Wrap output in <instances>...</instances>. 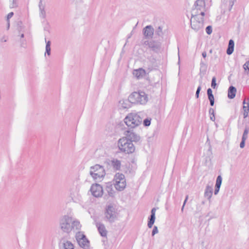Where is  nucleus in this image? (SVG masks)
<instances>
[{
    "mask_svg": "<svg viewBox=\"0 0 249 249\" xmlns=\"http://www.w3.org/2000/svg\"><path fill=\"white\" fill-rule=\"evenodd\" d=\"M60 226L61 230L66 233H69L72 230H78L81 227L78 220L67 215H64L61 217Z\"/></svg>",
    "mask_w": 249,
    "mask_h": 249,
    "instance_id": "nucleus-1",
    "label": "nucleus"
},
{
    "mask_svg": "<svg viewBox=\"0 0 249 249\" xmlns=\"http://www.w3.org/2000/svg\"><path fill=\"white\" fill-rule=\"evenodd\" d=\"M117 145L119 149L125 154H132L135 150V147L133 143L126 137L120 138L118 141Z\"/></svg>",
    "mask_w": 249,
    "mask_h": 249,
    "instance_id": "nucleus-2",
    "label": "nucleus"
},
{
    "mask_svg": "<svg viewBox=\"0 0 249 249\" xmlns=\"http://www.w3.org/2000/svg\"><path fill=\"white\" fill-rule=\"evenodd\" d=\"M89 174L95 181L100 182L104 178L106 172L103 166L96 164L90 167Z\"/></svg>",
    "mask_w": 249,
    "mask_h": 249,
    "instance_id": "nucleus-3",
    "label": "nucleus"
},
{
    "mask_svg": "<svg viewBox=\"0 0 249 249\" xmlns=\"http://www.w3.org/2000/svg\"><path fill=\"white\" fill-rule=\"evenodd\" d=\"M124 122L130 128H134L142 124V118L137 113H130L124 118Z\"/></svg>",
    "mask_w": 249,
    "mask_h": 249,
    "instance_id": "nucleus-4",
    "label": "nucleus"
},
{
    "mask_svg": "<svg viewBox=\"0 0 249 249\" xmlns=\"http://www.w3.org/2000/svg\"><path fill=\"white\" fill-rule=\"evenodd\" d=\"M128 99L131 103L134 104L145 105L148 101L147 95L142 91L132 92Z\"/></svg>",
    "mask_w": 249,
    "mask_h": 249,
    "instance_id": "nucleus-5",
    "label": "nucleus"
},
{
    "mask_svg": "<svg viewBox=\"0 0 249 249\" xmlns=\"http://www.w3.org/2000/svg\"><path fill=\"white\" fill-rule=\"evenodd\" d=\"M113 182L115 188L119 191L124 190L126 187L125 178L122 173H116L114 176Z\"/></svg>",
    "mask_w": 249,
    "mask_h": 249,
    "instance_id": "nucleus-6",
    "label": "nucleus"
},
{
    "mask_svg": "<svg viewBox=\"0 0 249 249\" xmlns=\"http://www.w3.org/2000/svg\"><path fill=\"white\" fill-rule=\"evenodd\" d=\"M205 6L206 4L204 0H196L192 10V16L199 15L201 16H204L205 15Z\"/></svg>",
    "mask_w": 249,
    "mask_h": 249,
    "instance_id": "nucleus-7",
    "label": "nucleus"
},
{
    "mask_svg": "<svg viewBox=\"0 0 249 249\" xmlns=\"http://www.w3.org/2000/svg\"><path fill=\"white\" fill-rule=\"evenodd\" d=\"M203 16L199 15L192 16L191 18V26L194 31H199L202 30L203 27Z\"/></svg>",
    "mask_w": 249,
    "mask_h": 249,
    "instance_id": "nucleus-8",
    "label": "nucleus"
},
{
    "mask_svg": "<svg viewBox=\"0 0 249 249\" xmlns=\"http://www.w3.org/2000/svg\"><path fill=\"white\" fill-rule=\"evenodd\" d=\"M75 238L79 246L84 249H88L89 247V241L83 232L79 231L75 234Z\"/></svg>",
    "mask_w": 249,
    "mask_h": 249,
    "instance_id": "nucleus-9",
    "label": "nucleus"
},
{
    "mask_svg": "<svg viewBox=\"0 0 249 249\" xmlns=\"http://www.w3.org/2000/svg\"><path fill=\"white\" fill-rule=\"evenodd\" d=\"M105 217L111 222L114 221L116 217V212L115 208L112 204L108 205L106 209Z\"/></svg>",
    "mask_w": 249,
    "mask_h": 249,
    "instance_id": "nucleus-10",
    "label": "nucleus"
},
{
    "mask_svg": "<svg viewBox=\"0 0 249 249\" xmlns=\"http://www.w3.org/2000/svg\"><path fill=\"white\" fill-rule=\"evenodd\" d=\"M90 191L91 195L95 197H100L103 195V188L102 186L98 184H93L90 187Z\"/></svg>",
    "mask_w": 249,
    "mask_h": 249,
    "instance_id": "nucleus-11",
    "label": "nucleus"
},
{
    "mask_svg": "<svg viewBox=\"0 0 249 249\" xmlns=\"http://www.w3.org/2000/svg\"><path fill=\"white\" fill-rule=\"evenodd\" d=\"M125 136L127 140H130L131 142H138L140 140V137L132 131L128 130L125 131Z\"/></svg>",
    "mask_w": 249,
    "mask_h": 249,
    "instance_id": "nucleus-12",
    "label": "nucleus"
},
{
    "mask_svg": "<svg viewBox=\"0 0 249 249\" xmlns=\"http://www.w3.org/2000/svg\"><path fill=\"white\" fill-rule=\"evenodd\" d=\"M96 226L98 229V231L100 234L103 237H106L107 233V231L105 227V226L101 222H97L95 223Z\"/></svg>",
    "mask_w": 249,
    "mask_h": 249,
    "instance_id": "nucleus-13",
    "label": "nucleus"
},
{
    "mask_svg": "<svg viewBox=\"0 0 249 249\" xmlns=\"http://www.w3.org/2000/svg\"><path fill=\"white\" fill-rule=\"evenodd\" d=\"M213 184H207L205 190L204 196L207 198L209 202H211V199L213 195Z\"/></svg>",
    "mask_w": 249,
    "mask_h": 249,
    "instance_id": "nucleus-14",
    "label": "nucleus"
},
{
    "mask_svg": "<svg viewBox=\"0 0 249 249\" xmlns=\"http://www.w3.org/2000/svg\"><path fill=\"white\" fill-rule=\"evenodd\" d=\"M146 74L145 70L142 68L134 70L133 71V75L138 79L143 77Z\"/></svg>",
    "mask_w": 249,
    "mask_h": 249,
    "instance_id": "nucleus-15",
    "label": "nucleus"
},
{
    "mask_svg": "<svg viewBox=\"0 0 249 249\" xmlns=\"http://www.w3.org/2000/svg\"><path fill=\"white\" fill-rule=\"evenodd\" d=\"M154 34V29L151 25L146 26L143 29V34L147 38H152Z\"/></svg>",
    "mask_w": 249,
    "mask_h": 249,
    "instance_id": "nucleus-16",
    "label": "nucleus"
},
{
    "mask_svg": "<svg viewBox=\"0 0 249 249\" xmlns=\"http://www.w3.org/2000/svg\"><path fill=\"white\" fill-rule=\"evenodd\" d=\"M111 166L113 167L115 170H120L121 168V161L117 159L113 158L110 160Z\"/></svg>",
    "mask_w": 249,
    "mask_h": 249,
    "instance_id": "nucleus-17",
    "label": "nucleus"
},
{
    "mask_svg": "<svg viewBox=\"0 0 249 249\" xmlns=\"http://www.w3.org/2000/svg\"><path fill=\"white\" fill-rule=\"evenodd\" d=\"M156 211V208H153L151 210V215L149 218V220L148 221V224H147V226L149 228H151L155 222V219H156V217H155Z\"/></svg>",
    "mask_w": 249,
    "mask_h": 249,
    "instance_id": "nucleus-18",
    "label": "nucleus"
},
{
    "mask_svg": "<svg viewBox=\"0 0 249 249\" xmlns=\"http://www.w3.org/2000/svg\"><path fill=\"white\" fill-rule=\"evenodd\" d=\"M131 103L129 99L128 100H121L119 102V107L121 109L129 108L131 107Z\"/></svg>",
    "mask_w": 249,
    "mask_h": 249,
    "instance_id": "nucleus-19",
    "label": "nucleus"
},
{
    "mask_svg": "<svg viewBox=\"0 0 249 249\" xmlns=\"http://www.w3.org/2000/svg\"><path fill=\"white\" fill-rule=\"evenodd\" d=\"M149 47L154 51L158 52L160 49L161 44L159 42L152 41L149 43Z\"/></svg>",
    "mask_w": 249,
    "mask_h": 249,
    "instance_id": "nucleus-20",
    "label": "nucleus"
},
{
    "mask_svg": "<svg viewBox=\"0 0 249 249\" xmlns=\"http://www.w3.org/2000/svg\"><path fill=\"white\" fill-rule=\"evenodd\" d=\"M249 99H248V101H249ZM243 110H244L243 115H244V118H245L247 117V116H248V113H249V102L246 103V99H245L243 101Z\"/></svg>",
    "mask_w": 249,
    "mask_h": 249,
    "instance_id": "nucleus-21",
    "label": "nucleus"
},
{
    "mask_svg": "<svg viewBox=\"0 0 249 249\" xmlns=\"http://www.w3.org/2000/svg\"><path fill=\"white\" fill-rule=\"evenodd\" d=\"M38 7L40 11V16L42 17L43 18H45L46 16V13L45 11V5L43 3V1L42 0H40L38 4Z\"/></svg>",
    "mask_w": 249,
    "mask_h": 249,
    "instance_id": "nucleus-22",
    "label": "nucleus"
},
{
    "mask_svg": "<svg viewBox=\"0 0 249 249\" xmlns=\"http://www.w3.org/2000/svg\"><path fill=\"white\" fill-rule=\"evenodd\" d=\"M236 89L233 86H230L228 89V97L230 99H233L235 96Z\"/></svg>",
    "mask_w": 249,
    "mask_h": 249,
    "instance_id": "nucleus-23",
    "label": "nucleus"
},
{
    "mask_svg": "<svg viewBox=\"0 0 249 249\" xmlns=\"http://www.w3.org/2000/svg\"><path fill=\"white\" fill-rule=\"evenodd\" d=\"M234 43L232 39H230L229 42L228 47L227 50V53L229 55L231 54L234 50Z\"/></svg>",
    "mask_w": 249,
    "mask_h": 249,
    "instance_id": "nucleus-24",
    "label": "nucleus"
},
{
    "mask_svg": "<svg viewBox=\"0 0 249 249\" xmlns=\"http://www.w3.org/2000/svg\"><path fill=\"white\" fill-rule=\"evenodd\" d=\"M235 1L236 0H223V3L227 6H229V10L231 11Z\"/></svg>",
    "mask_w": 249,
    "mask_h": 249,
    "instance_id": "nucleus-25",
    "label": "nucleus"
},
{
    "mask_svg": "<svg viewBox=\"0 0 249 249\" xmlns=\"http://www.w3.org/2000/svg\"><path fill=\"white\" fill-rule=\"evenodd\" d=\"M63 249H74V246L69 241H65L63 244Z\"/></svg>",
    "mask_w": 249,
    "mask_h": 249,
    "instance_id": "nucleus-26",
    "label": "nucleus"
},
{
    "mask_svg": "<svg viewBox=\"0 0 249 249\" xmlns=\"http://www.w3.org/2000/svg\"><path fill=\"white\" fill-rule=\"evenodd\" d=\"M45 42L46 43V48H45L46 52H45V55H46V54H47L48 56H50L51 54V43L50 41H47L46 38H45Z\"/></svg>",
    "mask_w": 249,
    "mask_h": 249,
    "instance_id": "nucleus-27",
    "label": "nucleus"
},
{
    "mask_svg": "<svg viewBox=\"0 0 249 249\" xmlns=\"http://www.w3.org/2000/svg\"><path fill=\"white\" fill-rule=\"evenodd\" d=\"M222 181V177L219 175L217 177L216 184L215 186H217V187H220Z\"/></svg>",
    "mask_w": 249,
    "mask_h": 249,
    "instance_id": "nucleus-28",
    "label": "nucleus"
},
{
    "mask_svg": "<svg viewBox=\"0 0 249 249\" xmlns=\"http://www.w3.org/2000/svg\"><path fill=\"white\" fill-rule=\"evenodd\" d=\"M107 191L110 196H113L115 194V191L112 189L111 186H107Z\"/></svg>",
    "mask_w": 249,
    "mask_h": 249,
    "instance_id": "nucleus-29",
    "label": "nucleus"
},
{
    "mask_svg": "<svg viewBox=\"0 0 249 249\" xmlns=\"http://www.w3.org/2000/svg\"><path fill=\"white\" fill-rule=\"evenodd\" d=\"M156 34L160 36H162L163 35V32L162 31V27L161 26H159L158 29L156 31Z\"/></svg>",
    "mask_w": 249,
    "mask_h": 249,
    "instance_id": "nucleus-30",
    "label": "nucleus"
},
{
    "mask_svg": "<svg viewBox=\"0 0 249 249\" xmlns=\"http://www.w3.org/2000/svg\"><path fill=\"white\" fill-rule=\"evenodd\" d=\"M249 132V128L248 127H246L242 136V139L247 140L248 138V135Z\"/></svg>",
    "mask_w": 249,
    "mask_h": 249,
    "instance_id": "nucleus-31",
    "label": "nucleus"
},
{
    "mask_svg": "<svg viewBox=\"0 0 249 249\" xmlns=\"http://www.w3.org/2000/svg\"><path fill=\"white\" fill-rule=\"evenodd\" d=\"M212 92V90L211 89L209 88L207 89V94L209 100L214 99Z\"/></svg>",
    "mask_w": 249,
    "mask_h": 249,
    "instance_id": "nucleus-32",
    "label": "nucleus"
},
{
    "mask_svg": "<svg viewBox=\"0 0 249 249\" xmlns=\"http://www.w3.org/2000/svg\"><path fill=\"white\" fill-rule=\"evenodd\" d=\"M20 47L23 48H26L27 47V42L25 39H20Z\"/></svg>",
    "mask_w": 249,
    "mask_h": 249,
    "instance_id": "nucleus-33",
    "label": "nucleus"
},
{
    "mask_svg": "<svg viewBox=\"0 0 249 249\" xmlns=\"http://www.w3.org/2000/svg\"><path fill=\"white\" fill-rule=\"evenodd\" d=\"M14 15L13 12H10L9 13L7 16V28L9 29L10 26V23H9V19L11 18Z\"/></svg>",
    "mask_w": 249,
    "mask_h": 249,
    "instance_id": "nucleus-34",
    "label": "nucleus"
},
{
    "mask_svg": "<svg viewBox=\"0 0 249 249\" xmlns=\"http://www.w3.org/2000/svg\"><path fill=\"white\" fill-rule=\"evenodd\" d=\"M209 113L212 115V116H210V119L213 121H214L215 120V117H214V110L213 109L211 108L210 109H209Z\"/></svg>",
    "mask_w": 249,
    "mask_h": 249,
    "instance_id": "nucleus-35",
    "label": "nucleus"
},
{
    "mask_svg": "<svg viewBox=\"0 0 249 249\" xmlns=\"http://www.w3.org/2000/svg\"><path fill=\"white\" fill-rule=\"evenodd\" d=\"M151 119L150 118H147L144 120L143 124L145 126H148L150 125Z\"/></svg>",
    "mask_w": 249,
    "mask_h": 249,
    "instance_id": "nucleus-36",
    "label": "nucleus"
},
{
    "mask_svg": "<svg viewBox=\"0 0 249 249\" xmlns=\"http://www.w3.org/2000/svg\"><path fill=\"white\" fill-rule=\"evenodd\" d=\"M18 6L17 0H12L11 3L10 5L11 8H16Z\"/></svg>",
    "mask_w": 249,
    "mask_h": 249,
    "instance_id": "nucleus-37",
    "label": "nucleus"
},
{
    "mask_svg": "<svg viewBox=\"0 0 249 249\" xmlns=\"http://www.w3.org/2000/svg\"><path fill=\"white\" fill-rule=\"evenodd\" d=\"M216 78L215 77H213L211 83V87L214 89L216 87Z\"/></svg>",
    "mask_w": 249,
    "mask_h": 249,
    "instance_id": "nucleus-38",
    "label": "nucleus"
},
{
    "mask_svg": "<svg viewBox=\"0 0 249 249\" xmlns=\"http://www.w3.org/2000/svg\"><path fill=\"white\" fill-rule=\"evenodd\" d=\"M206 33L208 34V35H210L211 34V33H212V27L211 26H208L206 27Z\"/></svg>",
    "mask_w": 249,
    "mask_h": 249,
    "instance_id": "nucleus-39",
    "label": "nucleus"
},
{
    "mask_svg": "<svg viewBox=\"0 0 249 249\" xmlns=\"http://www.w3.org/2000/svg\"><path fill=\"white\" fill-rule=\"evenodd\" d=\"M158 232V227L157 226H154L152 232V235L154 236L155 234Z\"/></svg>",
    "mask_w": 249,
    "mask_h": 249,
    "instance_id": "nucleus-40",
    "label": "nucleus"
},
{
    "mask_svg": "<svg viewBox=\"0 0 249 249\" xmlns=\"http://www.w3.org/2000/svg\"><path fill=\"white\" fill-rule=\"evenodd\" d=\"M201 88L200 86H198V87L197 89V90H196V96L197 98H198L199 97V94L200 91L201 90Z\"/></svg>",
    "mask_w": 249,
    "mask_h": 249,
    "instance_id": "nucleus-41",
    "label": "nucleus"
},
{
    "mask_svg": "<svg viewBox=\"0 0 249 249\" xmlns=\"http://www.w3.org/2000/svg\"><path fill=\"white\" fill-rule=\"evenodd\" d=\"M243 68L245 70H249V61H248L244 64L243 65Z\"/></svg>",
    "mask_w": 249,
    "mask_h": 249,
    "instance_id": "nucleus-42",
    "label": "nucleus"
},
{
    "mask_svg": "<svg viewBox=\"0 0 249 249\" xmlns=\"http://www.w3.org/2000/svg\"><path fill=\"white\" fill-rule=\"evenodd\" d=\"M246 140L242 139V141L240 144V147L241 148H243L245 146V143Z\"/></svg>",
    "mask_w": 249,
    "mask_h": 249,
    "instance_id": "nucleus-43",
    "label": "nucleus"
},
{
    "mask_svg": "<svg viewBox=\"0 0 249 249\" xmlns=\"http://www.w3.org/2000/svg\"><path fill=\"white\" fill-rule=\"evenodd\" d=\"M220 188V187H217V186H215V190L214 192V195H216L218 193Z\"/></svg>",
    "mask_w": 249,
    "mask_h": 249,
    "instance_id": "nucleus-44",
    "label": "nucleus"
},
{
    "mask_svg": "<svg viewBox=\"0 0 249 249\" xmlns=\"http://www.w3.org/2000/svg\"><path fill=\"white\" fill-rule=\"evenodd\" d=\"M0 41L1 42H5L7 41V38L5 36H3L1 39H0Z\"/></svg>",
    "mask_w": 249,
    "mask_h": 249,
    "instance_id": "nucleus-45",
    "label": "nucleus"
},
{
    "mask_svg": "<svg viewBox=\"0 0 249 249\" xmlns=\"http://www.w3.org/2000/svg\"><path fill=\"white\" fill-rule=\"evenodd\" d=\"M209 100H210V102L211 106H213V105H214V99H210Z\"/></svg>",
    "mask_w": 249,
    "mask_h": 249,
    "instance_id": "nucleus-46",
    "label": "nucleus"
},
{
    "mask_svg": "<svg viewBox=\"0 0 249 249\" xmlns=\"http://www.w3.org/2000/svg\"><path fill=\"white\" fill-rule=\"evenodd\" d=\"M202 56H203L204 58H205V57H206L207 53H206L205 52H203V53H202Z\"/></svg>",
    "mask_w": 249,
    "mask_h": 249,
    "instance_id": "nucleus-47",
    "label": "nucleus"
},
{
    "mask_svg": "<svg viewBox=\"0 0 249 249\" xmlns=\"http://www.w3.org/2000/svg\"><path fill=\"white\" fill-rule=\"evenodd\" d=\"M73 2L78 3L81 1V0H72Z\"/></svg>",
    "mask_w": 249,
    "mask_h": 249,
    "instance_id": "nucleus-48",
    "label": "nucleus"
},
{
    "mask_svg": "<svg viewBox=\"0 0 249 249\" xmlns=\"http://www.w3.org/2000/svg\"><path fill=\"white\" fill-rule=\"evenodd\" d=\"M20 37H21V38H23V37H24V33H21V35H20Z\"/></svg>",
    "mask_w": 249,
    "mask_h": 249,
    "instance_id": "nucleus-49",
    "label": "nucleus"
},
{
    "mask_svg": "<svg viewBox=\"0 0 249 249\" xmlns=\"http://www.w3.org/2000/svg\"><path fill=\"white\" fill-rule=\"evenodd\" d=\"M184 206H185V205H183V206H182V207L181 208V211L182 212L183 211V209H184Z\"/></svg>",
    "mask_w": 249,
    "mask_h": 249,
    "instance_id": "nucleus-50",
    "label": "nucleus"
},
{
    "mask_svg": "<svg viewBox=\"0 0 249 249\" xmlns=\"http://www.w3.org/2000/svg\"><path fill=\"white\" fill-rule=\"evenodd\" d=\"M188 199V196H186V198H185V200H186V201H187Z\"/></svg>",
    "mask_w": 249,
    "mask_h": 249,
    "instance_id": "nucleus-51",
    "label": "nucleus"
},
{
    "mask_svg": "<svg viewBox=\"0 0 249 249\" xmlns=\"http://www.w3.org/2000/svg\"><path fill=\"white\" fill-rule=\"evenodd\" d=\"M186 202H187V201H186V200H185L183 205H185L186 203Z\"/></svg>",
    "mask_w": 249,
    "mask_h": 249,
    "instance_id": "nucleus-52",
    "label": "nucleus"
}]
</instances>
